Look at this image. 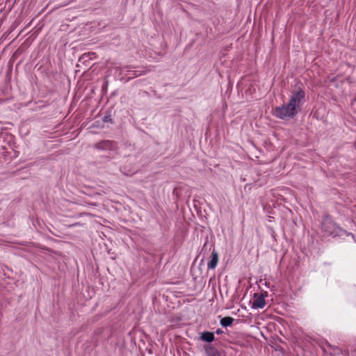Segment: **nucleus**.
<instances>
[{
  "instance_id": "6e6552de",
  "label": "nucleus",
  "mask_w": 356,
  "mask_h": 356,
  "mask_svg": "<svg viewBox=\"0 0 356 356\" xmlns=\"http://www.w3.org/2000/svg\"><path fill=\"white\" fill-rule=\"evenodd\" d=\"M91 56L90 53L83 54L79 59V63L77 66H79L81 64L85 65L86 67L89 65V61L91 60Z\"/></svg>"
},
{
  "instance_id": "f257e3e1",
  "label": "nucleus",
  "mask_w": 356,
  "mask_h": 356,
  "mask_svg": "<svg viewBox=\"0 0 356 356\" xmlns=\"http://www.w3.org/2000/svg\"><path fill=\"white\" fill-rule=\"evenodd\" d=\"M305 92L301 88L293 90L286 104L275 108V115L282 120L293 118L300 112L301 107L305 102Z\"/></svg>"
},
{
  "instance_id": "7ed1b4c3",
  "label": "nucleus",
  "mask_w": 356,
  "mask_h": 356,
  "mask_svg": "<svg viewBox=\"0 0 356 356\" xmlns=\"http://www.w3.org/2000/svg\"><path fill=\"white\" fill-rule=\"evenodd\" d=\"M93 147L100 151H115L118 148L117 143L113 140H109L98 142Z\"/></svg>"
},
{
  "instance_id": "9d476101",
  "label": "nucleus",
  "mask_w": 356,
  "mask_h": 356,
  "mask_svg": "<svg viewBox=\"0 0 356 356\" xmlns=\"http://www.w3.org/2000/svg\"><path fill=\"white\" fill-rule=\"evenodd\" d=\"M58 57L61 60L62 58H65V52L63 51V50L59 49L58 50Z\"/></svg>"
},
{
  "instance_id": "1a4fd4ad",
  "label": "nucleus",
  "mask_w": 356,
  "mask_h": 356,
  "mask_svg": "<svg viewBox=\"0 0 356 356\" xmlns=\"http://www.w3.org/2000/svg\"><path fill=\"white\" fill-rule=\"evenodd\" d=\"M234 322V318L230 316H226L221 318L220 323L222 327H228L230 326Z\"/></svg>"
},
{
  "instance_id": "423d86ee",
  "label": "nucleus",
  "mask_w": 356,
  "mask_h": 356,
  "mask_svg": "<svg viewBox=\"0 0 356 356\" xmlns=\"http://www.w3.org/2000/svg\"><path fill=\"white\" fill-rule=\"evenodd\" d=\"M213 332L206 331L203 332L200 336V339L203 341L211 343L214 340Z\"/></svg>"
},
{
  "instance_id": "39448f33",
  "label": "nucleus",
  "mask_w": 356,
  "mask_h": 356,
  "mask_svg": "<svg viewBox=\"0 0 356 356\" xmlns=\"http://www.w3.org/2000/svg\"><path fill=\"white\" fill-rule=\"evenodd\" d=\"M218 263V253L216 249H213L211 254V259L208 263L209 269H214L217 266Z\"/></svg>"
},
{
  "instance_id": "9b49d317",
  "label": "nucleus",
  "mask_w": 356,
  "mask_h": 356,
  "mask_svg": "<svg viewBox=\"0 0 356 356\" xmlns=\"http://www.w3.org/2000/svg\"><path fill=\"white\" fill-rule=\"evenodd\" d=\"M216 333L217 334H220V333H222V330L218 329V330H216Z\"/></svg>"
},
{
  "instance_id": "0eeeda50",
  "label": "nucleus",
  "mask_w": 356,
  "mask_h": 356,
  "mask_svg": "<svg viewBox=\"0 0 356 356\" xmlns=\"http://www.w3.org/2000/svg\"><path fill=\"white\" fill-rule=\"evenodd\" d=\"M204 349L207 356H220V353L211 345L205 346Z\"/></svg>"
},
{
  "instance_id": "f03ea898",
  "label": "nucleus",
  "mask_w": 356,
  "mask_h": 356,
  "mask_svg": "<svg viewBox=\"0 0 356 356\" xmlns=\"http://www.w3.org/2000/svg\"><path fill=\"white\" fill-rule=\"evenodd\" d=\"M321 229L325 236L336 237L348 235L347 232L338 226L329 215L324 216Z\"/></svg>"
},
{
  "instance_id": "20e7f679",
  "label": "nucleus",
  "mask_w": 356,
  "mask_h": 356,
  "mask_svg": "<svg viewBox=\"0 0 356 356\" xmlns=\"http://www.w3.org/2000/svg\"><path fill=\"white\" fill-rule=\"evenodd\" d=\"M267 296V293L266 294L264 293H254V300L252 305V309H262L266 305L265 298Z\"/></svg>"
}]
</instances>
